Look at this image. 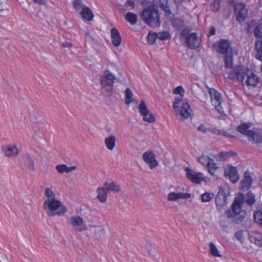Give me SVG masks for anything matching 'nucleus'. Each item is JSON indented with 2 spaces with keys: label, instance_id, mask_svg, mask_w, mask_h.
<instances>
[{
  "label": "nucleus",
  "instance_id": "nucleus-1",
  "mask_svg": "<svg viewBox=\"0 0 262 262\" xmlns=\"http://www.w3.org/2000/svg\"><path fill=\"white\" fill-rule=\"evenodd\" d=\"M237 54L238 51L235 48H231L229 53L224 54L225 74L227 78L236 80L249 88L255 87L259 83V78L252 71L243 66H237L233 68V57Z\"/></svg>",
  "mask_w": 262,
  "mask_h": 262
},
{
  "label": "nucleus",
  "instance_id": "nucleus-2",
  "mask_svg": "<svg viewBox=\"0 0 262 262\" xmlns=\"http://www.w3.org/2000/svg\"><path fill=\"white\" fill-rule=\"evenodd\" d=\"M45 195L42 207L48 216H59L63 215L67 212V208L62 202L56 197L52 188H46Z\"/></svg>",
  "mask_w": 262,
  "mask_h": 262
},
{
  "label": "nucleus",
  "instance_id": "nucleus-3",
  "mask_svg": "<svg viewBox=\"0 0 262 262\" xmlns=\"http://www.w3.org/2000/svg\"><path fill=\"white\" fill-rule=\"evenodd\" d=\"M142 18L150 27L155 28L160 25L158 9L156 6H151L143 10Z\"/></svg>",
  "mask_w": 262,
  "mask_h": 262
},
{
  "label": "nucleus",
  "instance_id": "nucleus-4",
  "mask_svg": "<svg viewBox=\"0 0 262 262\" xmlns=\"http://www.w3.org/2000/svg\"><path fill=\"white\" fill-rule=\"evenodd\" d=\"M172 106L176 113L180 115L184 119H188L190 117L192 113L190 105L182 98L176 97Z\"/></svg>",
  "mask_w": 262,
  "mask_h": 262
},
{
  "label": "nucleus",
  "instance_id": "nucleus-5",
  "mask_svg": "<svg viewBox=\"0 0 262 262\" xmlns=\"http://www.w3.org/2000/svg\"><path fill=\"white\" fill-rule=\"evenodd\" d=\"M244 203V196L242 194L237 195L232 204V210H228L226 212V214L228 218L238 219L239 217L237 216L241 213L244 214L242 211V206ZM240 216H243V214Z\"/></svg>",
  "mask_w": 262,
  "mask_h": 262
},
{
  "label": "nucleus",
  "instance_id": "nucleus-6",
  "mask_svg": "<svg viewBox=\"0 0 262 262\" xmlns=\"http://www.w3.org/2000/svg\"><path fill=\"white\" fill-rule=\"evenodd\" d=\"M230 188L228 186H221L215 198L216 208L220 211L227 205V197L230 194Z\"/></svg>",
  "mask_w": 262,
  "mask_h": 262
},
{
  "label": "nucleus",
  "instance_id": "nucleus-7",
  "mask_svg": "<svg viewBox=\"0 0 262 262\" xmlns=\"http://www.w3.org/2000/svg\"><path fill=\"white\" fill-rule=\"evenodd\" d=\"M68 223L70 225L75 231L83 232L88 229L84 219L79 215H72L67 219Z\"/></svg>",
  "mask_w": 262,
  "mask_h": 262
},
{
  "label": "nucleus",
  "instance_id": "nucleus-8",
  "mask_svg": "<svg viewBox=\"0 0 262 262\" xmlns=\"http://www.w3.org/2000/svg\"><path fill=\"white\" fill-rule=\"evenodd\" d=\"M209 93L212 105L220 114L224 115V112L221 105L222 99L220 93L212 88L209 89Z\"/></svg>",
  "mask_w": 262,
  "mask_h": 262
},
{
  "label": "nucleus",
  "instance_id": "nucleus-9",
  "mask_svg": "<svg viewBox=\"0 0 262 262\" xmlns=\"http://www.w3.org/2000/svg\"><path fill=\"white\" fill-rule=\"evenodd\" d=\"M254 34L258 39L255 43L257 51L256 57L258 60L262 61V24H260L254 30Z\"/></svg>",
  "mask_w": 262,
  "mask_h": 262
},
{
  "label": "nucleus",
  "instance_id": "nucleus-10",
  "mask_svg": "<svg viewBox=\"0 0 262 262\" xmlns=\"http://www.w3.org/2000/svg\"><path fill=\"white\" fill-rule=\"evenodd\" d=\"M214 49L219 53L225 54L229 53L231 48V42L228 39H220L213 44Z\"/></svg>",
  "mask_w": 262,
  "mask_h": 262
},
{
  "label": "nucleus",
  "instance_id": "nucleus-11",
  "mask_svg": "<svg viewBox=\"0 0 262 262\" xmlns=\"http://www.w3.org/2000/svg\"><path fill=\"white\" fill-rule=\"evenodd\" d=\"M234 12L236 20L240 23L244 21L248 16V9L246 6L243 3L235 4Z\"/></svg>",
  "mask_w": 262,
  "mask_h": 262
},
{
  "label": "nucleus",
  "instance_id": "nucleus-12",
  "mask_svg": "<svg viewBox=\"0 0 262 262\" xmlns=\"http://www.w3.org/2000/svg\"><path fill=\"white\" fill-rule=\"evenodd\" d=\"M185 171L187 179L191 182L195 184H200L204 181V178L202 173L195 172L189 167H186Z\"/></svg>",
  "mask_w": 262,
  "mask_h": 262
},
{
  "label": "nucleus",
  "instance_id": "nucleus-13",
  "mask_svg": "<svg viewBox=\"0 0 262 262\" xmlns=\"http://www.w3.org/2000/svg\"><path fill=\"white\" fill-rule=\"evenodd\" d=\"M142 159L151 169L158 166L159 163L156 159L155 154L152 151H148L143 153L142 155Z\"/></svg>",
  "mask_w": 262,
  "mask_h": 262
},
{
  "label": "nucleus",
  "instance_id": "nucleus-14",
  "mask_svg": "<svg viewBox=\"0 0 262 262\" xmlns=\"http://www.w3.org/2000/svg\"><path fill=\"white\" fill-rule=\"evenodd\" d=\"M116 79V76L109 70H105L100 78L101 85L105 86L106 84L113 85Z\"/></svg>",
  "mask_w": 262,
  "mask_h": 262
},
{
  "label": "nucleus",
  "instance_id": "nucleus-15",
  "mask_svg": "<svg viewBox=\"0 0 262 262\" xmlns=\"http://www.w3.org/2000/svg\"><path fill=\"white\" fill-rule=\"evenodd\" d=\"M225 176L229 177L230 181L233 183H236L239 179V177L236 167L228 166L225 169Z\"/></svg>",
  "mask_w": 262,
  "mask_h": 262
},
{
  "label": "nucleus",
  "instance_id": "nucleus-16",
  "mask_svg": "<svg viewBox=\"0 0 262 262\" xmlns=\"http://www.w3.org/2000/svg\"><path fill=\"white\" fill-rule=\"evenodd\" d=\"M192 198V194L187 192H171L167 195V200L169 201H177L179 199L187 200Z\"/></svg>",
  "mask_w": 262,
  "mask_h": 262
},
{
  "label": "nucleus",
  "instance_id": "nucleus-17",
  "mask_svg": "<svg viewBox=\"0 0 262 262\" xmlns=\"http://www.w3.org/2000/svg\"><path fill=\"white\" fill-rule=\"evenodd\" d=\"M206 167L211 175L217 178L221 175V171L220 170V167L217 166L213 159Z\"/></svg>",
  "mask_w": 262,
  "mask_h": 262
},
{
  "label": "nucleus",
  "instance_id": "nucleus-18",
  "mask_svg": "<svg viewBox=\"0 0 262 262\" xmlns=\"http://www.w3.org/2000/svg\"><path fill=\"white\" fill-rule=\"evenodd\" d=\"M4 151L6 156L8 157L16 156L19 153V150L16 145L12 144L7 145L4 147Z\"/></svg>",
  "mask_w": 262,
  "mask_h": 262
},
{
  "label": "nucleus",
  "instance_id": "nucleus-19",
  "mask_svg": "<svg viewBox=\"0 0 262 262\" xmlns=\"http://www.w3.org/2000/svg\"><path fill=\"white\" fill-rule=\"evenodd\" d=\"M249 238L252 243L261 247L262 246V234L257 231H252L249 234Z\"/></svg>",
  "mask_w": 262,
  "mask_h": 262
},
{
  "label": "nucleus",
  "instance_id": "nucleus-20",
  "mask_svg": "<svg viewBox=\"0 0 262 262\" xmlns=\"http://www.w3.org/2000/svg\"><path fill=\"white\" fill-rule=\"evenodd\" d=\"M257 210L253 213L255 222L262 228V203L257 204Z\"/></svg>",
  "mask_w": 262,
  "mask_h": 262
},
{
  "label": "nucleus",
  "instance_id": "nucleus-21",
  "mask_svg": "<svg viewBox=\"0 0 262 262\" xmlns=\"http://www.w3.org/2000/svg\"><path fill=\"white\" fill-rule=\"evenodd\" d=\"M111 39L113 45L115 47L120 46L121 42V37L117 29L113 28L111 29Z\"/></svg>",
  "mask_w": 262,
  "mask_h": 262
},
{
  "label": "nucleus",
  "instance_id": "nucleus-22",
  "mask_svg": "<svg viewBox=\"0 0 262 262\" xmlns=\"http://www.w3.org/2000/svg\"><path fill=\"white\" fill-rule=\"evenodd\" d=\"M97 198L101 203H105L107 200L108 192L104 186L99 187L97 190Z\"/></svg>",
  "mask_w": 262,
  "mask_h": 262
},
{
  "label": "nucleus",
  "instance_id": "nucleus-23",
  "mask_svg": "<svg viewBox=\"0 0 262 262\" xmlns=\"http://www.w3.org/2000/svg\"><path fill=\"white\" fill-rule=\"evenodd\" d=\"M251 125L252 123L249 122L242 123L237 126V130L241 134L244 135L248 138L250 135V134H251L252 130L249 129L251 127Z\"/></svg>",
  "mask_w": 262,
  "mask_h": 262
},
{
  "label": "nucleus",
  "instance_id": "nucleus-24",
  "mask_svg": "<svg viewBox=\"0 0 262 262\" xmlns=\"http://www.w3.org/2000/svg\"><path fill=\"white\" fill-rule=\"evenodd\" d=\"M185 41L189 48H194L196 47L198 43L196 34L195 33L190 34Z\"/></svg>",
  "mask_w": 262,
  "mask_h": 262
},
{
  "label": "nucleus",
  "instance_id": "nucleus-25",
  "mask_svg": "<svg viewBox=\"0 0 262 262\" xmlns=\"http://www.w3.org/2000/svg\"><path fill=\"white\" fill-rule=\"evenodd\" d=\"M251 134L248 136L249 141L256 143H261L262 142V134L257 130H252Z\"/></svg>",
  "mask_w": 262,
  "mask_h": 262
},
{
  "label": "nucleus",
  "instance_id": "nucleus-26",
  "mask_svg": "<svg viewBox=\"0 0 262 262\" xmlns=\"http://www.w3.org/2000/svg\"><path fill=\"white\" fill-rule=\"evenodd\" d=\"M116 142V138L114 135H110L104 140V144L106 148L111 151L114 150Z\"/></svg>",
  "mask_w": 262,
  "mask_h": 262
},
{
  "label": "nucleus",
  "instance_id": "nucleus-27",
  "mask_svg": "<svg viewBox=\"0 0 262 262\" xmlns=\"http://www.w3.org/2000/svg\"><path fill=\"white\" fill-rule=\"evenodd\" d=\"M80 13L82 18L87 21H91L94 18V14L92 11L86 6L83 8L80 11Z\"/></svg>",
  "mask_w": 262,
  "mask_h": 262
},
{
  "label": "nucleus",
  "instance_id": "nucleus-28",
  "mask_svg": "<svg viewBox=\"0 0 262 262\" xmlns=\"http://www.w3.org/2000/svg\"><path fill=\"white\" fill-rule=\"evenodd\" d=\"M76 168L77 167L75 166L68 167L66 164H58L55 166V169L57 171L61 174L64 172L69 173L75 170Z\"/></svg>",
  "mask_w": 262,
  "mask_h": 262
},
{
  "label": "nucleus",
  "instance_id": "nucleus-29",
  "mask_svg": "<svg viewBox=\"0 0 262 262\" xmlns=\"http://www.w3.org/2000/svg\"><path fill=\"white\" fill-rule=\"evenodd\" d=\"M252 178L248 172L245 173L244 178L241 181V184L243 188H249L252 184Z\"/></svg>",
  "mask_w": 262,
  "mask_h": 262
},
{
  "label": "nucleus",
  "instance_id": "nucleus-30",
  "mask_svg": "<svg viewBox=\"0 0 262 262\" xmlns=\"http://www.w3.org/2000/svg\"><path fill=\"white\" fill-rule=\"evenodd\" d=\"M103 186L107 190L108 192L110 191L119 192L120 191L119 186L113 182L110 183L105 182L103 184Z\"/></svg>",
  "mask_w": 262,
  "mask_h": 262
},
{
  "label": "nucleus",
  "instance_id": "nucleus-31",
  "mask_svg": "<svg viewBox=\"0 0 262 262\" xmlns=\"http://www.w3.org/2000/svg\"><path fill=\"white\" fill-rule=\"evenodd\" d=\"M133 94L129 88H127L125 91V102L126 104H129L134 102L135 100L133 98Z\"/></svg>",
  "mask_w": 262,
  "mask_h": 262
},
{
  "label": "nucleus",
  "instance_id": "nucleus-32",
  "mask_svg": "<svg viewBox=\"0 0 262 262\" xmlns=\"http://www.w3.org/2000/svg\"><path fill=\"white\" fill-rule=\"evenodd\" d=\"M138 108L141 116L146 115L147 113L150 112L147 108L145 103L143 101H140Z\"/></svg>",
  "mask_w": 262,
  "mask_h": 262
},
{
  "label": "nucleus",
  "instance_id": "nucleus-33",
  "mask_svg": "<svg viewBox=\"0 0 262 262\" xmlns=\"http://www.w3.org/2000/svg\"><path fill=\"white\" fill-rule=\"evenodd\" d=\"M212 159L210 158L206 155H202L199 159V162L204 166L206 167L210 163Z\"/></svg>",
  "mask_w": 262,
  "mask_h": 262
},
{
  "label": "nucleus",
  "instance_id": "nucleus-34",
  "mask_svg": "<svg viewBox=\"0 0 262 262\" xmlns=\"http://www.w3.org/2000/svg\"><path fill=\"white\" fill-rule=\"evenodd\" d=\"M125 18L126 20L132 25H134L137 23V16L133 13H127L125 15Z\"/></svg>",
  "mask_w": 262,
  "mask_h": 262
},
{
  "label": "nucleus",
  "instance_id": "nucleus-35",
  "mask_svg": "<svg viewBox=\"0 0 262 262\" xmlns=\"http://www.w3.org/2000/svg\"><path fill=\"white\" fill-rule=\"evenodd\" d=\"M171 24L173 26L178 30L182 29L184 25L183 20L178 18H173V19L171 20Z\"/></svg>",
  "mask_w": 262,
  "mask_h": 262
},
{
  "label": "nucleus",
  "instance_id": "nucleus-36",
  "mask_svg": "<svg viewBox=\"0 0 262 262\" xmlns=\"http://www.w3.org/2000/svg\"><path fill=\"white\" fill-rule=\"evenodd\" d=\"M73 7L77 12H80L83 7H85L82 2V0H74L72 3Z\"/></svg>",
  "mask_w": 262,
  "mask_h": 262
},
{
  "label": "nucleus",
  "instance_id": "nucleus-37",
  "mask_svg": "<svg viewBox=\"0 0 262 262\" xmlns=\"http://www.w3.org/2000/svg\"><path fill=\"white\" fill-rule=\"evenodd\" d=\"M214 194L210 192H205L201 195V201L203 203L210 202L214 198Z\"/></svg>",
  "mask_w": 262,
  "mask_h": 262
},
{
  "label": "nucleus",
  "instance_id": "nucleus-38",
  "mask_svg": "<svg viewBox=\"0 0 262 262\" xmlns=\"http://www.w3.org/2000/svg\"><path fill=\"white\" fill-rule=\"evenodd\" d=\"M209 248L211 255L215 257H221L222 256L214 244L211 243L209 244Z\"/></svg>",
  "mask_w": 262,
  "mask_h": 262
},
{
  "label": "nucleus",
  "instance_id": "nucleus-39",
  "mask_svg": "<svg viewBox=\"0 0 262 262\" xmlns=\"http://www.w3.org/2000/svg\"><path fill=\"white\" fill-rule=\"evenodd\" d=\"M143 120L145 122H147L148 123H153L156 121L155 117L154 114L149 112L146 115H143Z\"/></svg>",
  "mask_w": 262,
  "mask_h": 262
},
{
  "label": "nucleus",
  "instance_id": "nucleus-40",
  "mask_svg": "<svg viewBox=\"0 0 262 262\" xmlns=\"http://www.w3.org/2000/svg\"><path fill=\"white\" fill-rule=\"evenodd\" d=\"M255 202V196L251 192L247 193L246 202L249 205H252Z\"/></svg>",
  "mask_w": 262,
  "mask_h": 262
},
{
  "label": "nucleus",
  "instance_id": "nucleus-41",
  "mask_svg": "<svg viewBox=\"0 0 262 262\" xmlns=\"http://www.w3.org/2000/svg\"><path fill=\"white\" fill-rule=\"evenodd\" d=\"M157 37V34L149 31L147 36V42L149 44H153Z\"/></svg>",
  "mask_w": 262,
  "mask_h": 262
},
{
  "label": "nucleus",
  "instance_id": "nucleus-42",
  "mask_svg": "<svg viewBox=\"0 0 262 262\" xmlns=\"http://www.w3.org/2000/svg\"><path fill=\"white\" fill-rule=\"evenodd\" d=\"M25 164L27 168L31 170H33L35 169L34 162L29 156L27 157L25 161Z\"/></svg>",
  "mask_w": 262,
  "mask_h": 262
},
{
  "label": "nucleus",
  "instance_id": "nucleus-43",
  "mask_svg": "<svg viewBox=\"0 0 262 262\" xmlns=\"http://www.w3.org/2000/svg\"><path fill=\"white\" fill-rule=\"evenodd\" d=\"M157 34V37L160 40H166L170 37L169 33L167 31H164Z\"/></svg>",
  "mask_w": 262,
  "mask_h": 262
},
{
  "label": "nucleus",
  "instance_id": "nucleus-44",
  "mask_svg": "<svg viewBox=\"0 0 262 262\" xmlns=\"http://www.w3.org/2000/svg\"><path fill=\"white\" fill-rule=\"evenodd\" d=\"M221 1L219 0H214L212 4L211 5V9L214 12H216L220 8Z\"/></svg>",
  "mask_w": 262,
  "mask_h": 262
},
{
  "label": "nucleus",
  "instance_id": "nucleus-45",
  "mask_svg": "<svg viewBox=\"0 0 262 262\" xmlns=\"http://www.w3.org/2000/svg\"><path fill=\"white\" fill-rule=\"evenodd\" d=\"M173 93L175 94H179L183 97L184 94V89L182 86H178L173 90Z\"/></svg>",
  "mask_w": 262,
  "mask_h": 262
},
{
  "label": "nucleus",
  "instance_id": "nucleus-46",
  "mask_svg": "<svg viewBox=\"0 0 262 262\" xmlns=\"http://www.w3.org/2000/svg\"><path fill=\"white\" fill-rule=\"evenodd\" d=\"M113 85L106 84L105 86L101 85L102 90L107 93V94L112 93Z\"/></svg>",
  "mask_w": 262,
  "mask_h": 262
},
{
  "label": "nucleus",
  "instance_id": "nucleus-47",
  "mask_svg": "<svg viewBox=\"0 0 262 262\" xmlns=\"http://www.w3.org/2000/svg\"><path fill=\"white\" fill-rule=\"evenodd\" d=\"M190 35L188 29L184 28L181 32V36L183 39L185 40Z\"/></svg>",
  "mask_w": 262,
  "mask_h": 262
},
{
  "label": "nucleus",
  "instance_id": "nucleus-48",
  "mask_svg": "<svg viewBox=\"0 0 262 262\" xmlns=\"http://www.w3.org/2000/svg\"><path fill=\"white\" fill-rule=\"evenodd\" d=\"M198 129L200 132H201L203 133H204V134L207 133L208 132H209L210 130L209 129L205 127V126L203 124H200L199 126V127H198Z\"/></svg>",
  "mask_w": 262,
  "mask_h": 262
},
{
  "label": "nucleus",
  "instance_id": "nucleus-49",
  "mask_svg": "<svg viewBox=\"0 0 262 262\" xmlns=\"http://www.w3.org/2000/svg\"><path fill=\"white\" fill-rule=\"evenodd\" d=\"M235 238L239 241H243V232L242 230L237 231L235 234Z\"/></svg>",
  "mask_w": 262,
  "mask_h": 262
},
{
  "label": "nucleus",
  "instance_id": "nucleus-50",
  "mask_svg": "<svg viewBox=\"0 0 262 262\" xmlns=\"http://www.w3.org/2000/svg\"><path fill=\"white\" fill-rule=\"evenodd\" d=\"M125 6L131 7L133 9L135 7V2L133 0H127L125 2Z\"/></svg>",
  "mask_w": 262,
  "mask_h": 262
},
{
  "label": "nucleus",
  "instance_id": "nucleus-51",
  "mask_svg": "<svg viewBox=\"0 0 262 262\" xmlns=\"http://www.w3.org/2000/svg\"><path fill=\"white\" fill-rule=\"evenodd\" d=\"M161 8L163 9V10H164L167 16L170 18L171 13H170V10L168 7L166 5H163L161 6Z\"/></svg>",
  "mask_w": 262,
  "mask_h": 262
},
{
  "label": "nucleus",
  "instance_id": "nucleus-52",
  "mask_svg": "<svg viewBox=\"0 0 262 262\" xmlns=\"http://www.w3.org/2000/svg\"><path fill=\"white\" fill-rule=\"evenodd\" d=\"M220 158L221 160H224L229 157L228 152H222L219 155Z\"/></svg>",
  "mask_w": 262,
  "mask_h": 262
},
{
  "label": "nucleus",
  "instance_id": "nucleus-53",
  "mask_svg": "<svg viewBox=\"0 0 262 262\" xmlns=\"http://www.w3.org/2000/svg\"><path fill=\"white\" fill-rule=\"evenodd\" d=\"M174 1L178 6H180L183 3L189 2L190 0H174Z\"/></svg>",
  "mask_w": 262,
  "mask_h": 262
},
{
  "label": "nucleus",
  "instance_id": "nucleus-54",
  "mask_svg": "<svg viewBox=\"0 0 262 262\" xmlns=\"http://www.w3.org/2000/svg\"><path fill=\"white\" fill-rule=\"evenodd\" d=\"M63 48H71L72 47V44L69 42H63L61 45Z\"/></svg>",
  "mask_w": 262,
  "mask_h": 262
},
{
  "label": "nucleus",
  "instance_id": "nucleus-55",
  "mask_svg": "<svg viewBox=\"0 0 262 262\" xmlns=\"http://www.w3.org/2000/svg\"><path fill=\"white\" fill-rule=\"evenodd\" d=\"M213 133L220 135H225L226 133L223 130H220L217 129H213Z\"/></svg>",
  "mask_w": 262,
  "mask_h": 262
},
{
  "label": "nucleus",
  "instance_id": "nucleus-56",
  "mask_svg": "<svg viewBox=\"0 0 262 262\" xmlns=\"http://www.w3.org/2000/svg\"><path fill=\"white\" fill-rule=\"evenodd\" d=\"M215 33V28L214 27H211L210 29L209 35H213Z\"/></svg>",
  "mask_w": 262,
  "mask_h": 262
},
{
  "label": "nucleus",
  "instance_id": "nucleus-57",
  "mask_svg": "<svg viewBox=\"0 0 262 262\" xmlns=\"http://www.w3.org/2000/svg\"><path fill=\"white\" fill-rule=\"evenodd\" d=\"M33 1L35 3H37V4H41V5L44 4L46 3L45 0H33Z\"/></svg>",
  "mask_w": 262,
  "mask_h": 262
}]
</instances>
